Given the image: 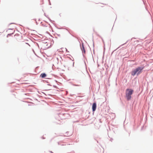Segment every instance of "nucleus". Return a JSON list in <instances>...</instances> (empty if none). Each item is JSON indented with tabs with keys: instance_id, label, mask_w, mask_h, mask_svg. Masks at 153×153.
<instances>
[{
	"instance_id": "obj_4",
	"label": "nucleus",
	"mask_w": 153,
	"mask_h": 153,
	"mask_svg": "<svg viewBox=\"0 0 153 153\" xmlns=\"http://www.w3.org/2000/svg\"><path fill=\"white\" fill-rule=\"evenodd\" d=\"M47 75L45 73H42V74L40 76L42 78H44L46 77Z\"/></svg>"
},
{
	"instance_id": "obj_2",
	"label": "nucleus",
	"mask_w": 153,
	"mask_h": 153,
	"mask_svg": "<svg viewBox=\"0 0 153 153\" xmlns=\"http://www.w3.org/2000/svg\"><path fill=\"white\" fill-rule=\"evenodd\" d=\"M134 91L133 90L131 89H127L126 90V97L128 100L131 99V95L132 94Z\"/></svg>"
},
{
	"instance_id": "obj_5",
	"label": "nucleus",
	"mask_w": 153,
	"mask_h": 153,
	"mask_svg": "<svg viewBox=\"0 0 153 153\" xmlns=\"http://www.w3.org/2000/svg\"><path fill=\"white\" fill-rule=\"evenodd\" d=\"M25 44H26V45H27L29 46H30V45H29L28 43H25Z\"/></svg>"
},
{
	"instance_id": "obj_3",
	"label": "nucleus",
	"mask_w": 153,
	"mask_h": 153,
	"mask_svg": "<svg viewBox=\"0 0 153 153\" xmlns=\"http://www.w3.org/2000/svg\"><path fill=\"white\" fill-rule=\"evenodd\" d=\"M92 108L93 111H95L96 108V104L95 103H93Z\"/></svg>"
},
{
	"instance_id": "obj_1",
	"label": "nucleus",
	"mask_w": 153,
	"mask_h": 153,
	"mask_svg": "<svg viewBox=\"0 0 153 153\" xmlns=\"http://www.w3.org/2000/svg\"><path fill=\"white\" fill-rule=\"evenodd\" d=\"M143 69V67H140L134 69L131 72V74L132 75L134 76L135 74L138 75L140 74L142 70Z\"/></svg>"
}]
</instances>
